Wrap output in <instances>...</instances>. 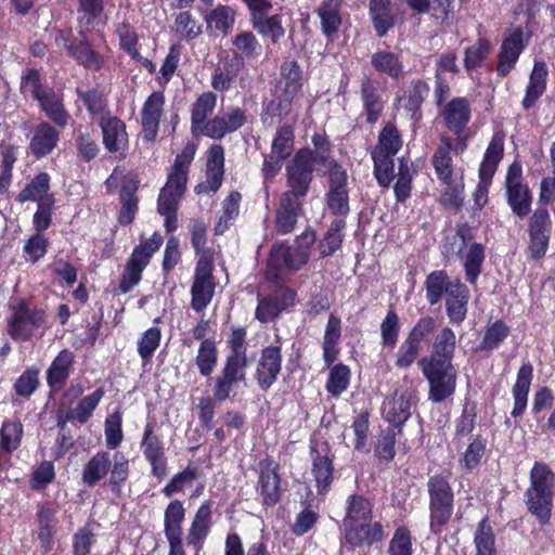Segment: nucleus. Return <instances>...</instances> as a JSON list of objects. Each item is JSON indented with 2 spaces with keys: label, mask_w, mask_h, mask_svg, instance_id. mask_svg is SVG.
<instances>
[{
  "label": "nucleus",
  "mask_w": 555,
  "mask_h": 555,
  "mask_svg": "<svg viewBox=\"0 0 555 555\" xmlns=\"http://www.w3.org/2000/svg\"><path fill=\"white\" fill-rule=\"evenodd\" d=\"M312 476L315 481L318 493L324 494L330 490L333 480V456L324 447L321 450L311 446Z\"/></svg>",
  "instance_id": "aec40b11"
},
{
  "label": "nucleus",
  "mask_w": 555,
  "mask_h": 555,
  "mask_svg": "<svg viewBox=\"0 0 555 555\" xmlns=\"http://www.w3.org/2000/svg\"><path fill=\"white\" fill-rule=\"evenodd\" d=\"M317 165L313 163L311 150H299L286 167L288 190L281 195H292L293 198L302 201L309 191L312 172Z\"/></svg>",
  "instance_id": "6e6552de"
},
{
  "label": "nucleus",
  "mask_w": 555,
  "mask_h": 555,
  "mask_svg": "<svg viewBox=\"0 0 555 555\" xmlns=\"http://www.w3.org/2000/svg\"><path fill=\"white\" fill-rule=\"evenodd\" d=\"M241 198L238 192H232L225 197L222 203V215L215 228L216 233H223L229 222L238 216Z\"/></svg>",
  "instance_id": "680f3d73"
},
{
  "label": "nucleus",
  "mask_w": 555,
  "mask_h": 555,
  "mask_svg": "<svg viewBox=\"0 0 555 555\" xmlns=\"http://www.w3.org/2000/svg\"><path fill=\"white\" fill-rule=\"evenodd\" d=\"M165 96L162 91L153 92L142 107L143 137L147 141L155 140L160 117L163 115Z\"/></svg>",
  "instance_id": "412c9836"
},
{
  "label": "nucleus",
  "mask_w": 555,
  "mask_h": 555,
  "mask_svg": "<svg viewBox=\"0 0 555 555\" xmlns=\"http://www.w3.org/2000/svg\"><path fill=\"white\" fill-rule=\"evenodd\" d=\"M347 504V515L344 524L370 521L372 509L371 504L366 499L358 495H350Z\"/></svg>",
  "instance_id": "6e6d98bb"
},
{
  "label": "nucleus",
  "mask_w": 555,
  "mask_h": 555,
  "mask_svg": "<svg viewBox=\"0 0 555 555\" xmlns=\"http://www.w3.org/2000/svg\"><path fill=\"white\" fill-rule=\"evenodd\" d=\"M451 152L461 154L464 151L455 149V141L448 134L440 135V143L433 155V165L437 177L451 185L453 180V163Z\"/></svg>",
  "instance_id": "6ab92c4d"
},
{
  "label": "nucleus",
  "mask_w": 555,
  "mask_h": 555,
  "mask_svg": "<svg viewBox=\"0 0 555 555\" xmlns=\"http://www.w3.org/2000/svg\"><path fill=\"white\" fill-rule=\"evenodd\" d=\"M371 63L378 72L391 78H399L403 73V64L399 56L389 51H377L372 55Z\"/></svg>",
  "instance_id": "09e8293b"
},
{
  "label": "nucleus",
  "mask_w": 555,
  "mask_h": 555,
  "mask_svg": "<svg viewBox=\"0 0 555 555\" xmlns=\"http://www.w3.org/2000/svg\"><path fill=\"white\" fill-rule=\"evenodd\" d=\"M475 555H496L494 534L491 527L482 520L475 533Z\"/></svg>",
  "instance_id": "bf43d9fd"
},
{
  "label": "nucleus",
  "mask_w": 555,
  "mask_h": 555,
  "mask_svg": "<svg viewBox=\"0 0 555 555\" xmlns=\"http://www.w3.org/2000/svg\"><path fill=\"white\" fill-rule=\"evenodd\" d=\"M400 322L398 314L390 310L380 324V340L385 347L393 348L398 341Z\"/></svg>",
  "instance_id": "69168bd1"
},
{
  "label": "nucleus",
  "mask_w": 555,
  "mask_h": 555,
  "mask_svg": "<svg viewBox=\"0 0 555 555\" xmlns=\"http://www.w3.org/2000/svg\"><path fill=\"white\" fill-rule=\"evenodd\" d=\"M46 311L22 297L9 301L8 334L14 340L26 341L43 327Z\"/></svg>",
  "instance_id": "7ed1b4c3"
},
{
  "label": "nucleus",
  "mask_w": 555,
  "mask_h": 555,
  "mask_svg": "<svg viewBox=\"0 0 555 555\" xmlns=\"http://www.w3.org/2000/svg\"><path fill=\"white\" fill-rule=\"evenodd\" d=\"M160 338L162 332L158 327H150L142 334L138 341V352L144 362L151 360L159 346Z\"/></svg>",
  "instance_id": "338daca9"
},
{
  "label": "nucleus",
  "mask_w": 555,
  "mask_h": 555,
  "mask_svg": "<svg viewBox=\"0 0 555 555\" xmlns=\"http://www.w3.org/2000/svg\"><path fill=\"white\" fill-rule=\"evenodd\" d=\"M141 449L145 460L150 463L153 475L162 480L167 475L166 457L163 442L154 433L151 425L144 428Z\"/></svg>",
  "instance_id": "dca6fc26"
},
{
  "label": "nucleus",
  "mask_w": 555,
  "mask_h": 555,
  "mask_svg": "<svg viewBox=\"0 0 555 555\" xmlns=\"http://www.w3.org/2000/svg\"><path fill=\"white\" fill-rule=\"evenodd\" d=\"M469 292L459 280L453 281L446 297L447 313L453 323H461L467 313Z\"/></svg>",
  "instance_id": "c756f323"
},
{
  "label": "nucleus",
  "mask_w": 555,
  "mask_h": 555,
  "mask_svg": "<svg viewBox=\"0 0 555 555\" xmlns=\"http://www.w3.org/2000/svg\"><path fill=\"white\" fill-rule=\"evenodd\" d=\"M416 393L413 389L397 390L391 399L384 403L383 414L387 422L400 426L411 416V408L415 403Z\"/></svg>",
  "instance_id": "f3484780"
},
{
  "label": "nucleus",
  "mask_w": 555,
  "mask_h": 555,
  "mask_svg": "<svg viewBox=\"0 0 555 555\" xmlns=\"http://www.w3.org/2000/svg\"><path fill=\"white\" fill-rule=\"evenodd\" d=\"M65 39L64 48L69 56L86 68L98 70L103 65V56L94 51L86 37Z\"/></svg>",
  "instance_id": "b1692460"
},
{
  "label": "nucleus",
  "mask_w": 555,
  "mask_h": 555,
  "mask_svg": "<svg viewBox=\"0 0 555 555\" xmlns=\"http://www.w3.org/2000/svg\"><path fill=\"white\" fill-rule=\"evenodd\" d=\"M247 365L225 361L220 374L215 379L214 393L216 400L222 402L229 399L236 386L245 382Z\"/></svg>",
  "instance_id": "2eb2a0df"
},
{
  "label": "nucleus",
  "mask_w": 555,
  "mask_h": 555,
  "mask_svg": "<svg viewBox=\"0 0 555 555\" xmlns=\"http://www.w3.org/2000/svg\"><path fill=\"white\" fill-rule=\"evenodd\" d=\"M504 139L505 134L502 131H496L492 135L479 168V177L482 182H490L496 171L503 157Z\"/></svg>",
  "instance_id": "c85d7f7f"
},
{
  "label": "nucleus",
  "mask_w": 555,
  "mask_h": 555,
  "mask_svg": "<svg viewBox=\"0 0 555 555\" xmlns=\"http://www.w3.org/2000/svg\"><path fill=\"white\" fill-rule=\"evenodd\" d=\"M293 149L294 130L292 126L284 125L278 130L272 141L271 153L279 157L286 158L292 154Z\"/></svg>",
  "instance_id": "e2e57ef3"
},
{
  "label": "nucleus",
  "mask_w": 555,
  "mask_h": 555,
  "mask_svg": "<svg viewBox=\"0 0 555 555\" xmlns=\"http://www.w3.org/2000/svg\"><path fill=\"white\" fill-rule=\"evenodd\" d=\"M59 141V132L49 124L38 125L30 140L29 149L37 157L48 155L53 151Z\"/></svg>",
  "instance_id": "72a5a7b5"
},
{
  "label": "nucleus",
  "mask_w": 555,
  "mask_h": 555,
  "mask_svg": "<svg viewBox=\"0 0 555 555\" xmlns=\"http://www.w3.org/2000/svg\"><path fill=\"white\" fill-rule=\"evenodd\" d=\"M453 285L443 271H434L426 278L425 288L428 302L434 306L438 304L443 295H448L449 288Z\"/></svg>",
  "instance_id": "a18cd8bd"
},
{
  "label": "nucleus",
  "mask_w": 555,
  "mask_h": 555,
  "mask_svg": "<svg viewBox=\"0 0 555 555\" xmlns=\"http://www.w3.org/2000/svg\"><path fill=\"white\" fill-rule=\"evenodd\" d=\"M506 193L514 214L522 218L531 208V195L526 184L521 183V167L514 163L506 175Z\"/></svg>",
  "instance_id": "ddd939ff"
},
{
  "label": "nucleus",
  "mask_w": 555,
  "mask_h": 555,
  "mask_svg": "<svg viewBox=\"0 0 555 555\" xmlns=\"http://www.w3.org/2000/svg\"><path fill=\"white\" fill-rule=\"evenodd\" d=\"M532 377V365L530 363L522 364L517 373L516 383L513 387L514 409L512 411V415L514 417L520 416L527 406V399Z\"/></svg>",
  "instance_id": "473e14b6"
},
{
  "label": "nucleus",
  "mask_w": 555,
  "mask_h": 555,
  "mask_svg": "<svg viewBox=\"0 0 555 555\" xmlns=\"http://www.w3.org/2000/svg\"><path fill=\"white\" fill-rule=\"evenodd\" d=\"M258 491L267 505H274L280 500V477L278 465L273 461L261 462Z\"/></svg>",
  "instance_id": "393cba45"
},
{
  "label": "nucleus",
  "mask_w": 555,
  "mask_h": 555,
  "mask_svg": "<svg viewBox=\"0 0 555 555\" xmlns=\"http://www.w3.org/2000/svg\"><path fill=\"white\" fill-rule=\"evenodd\" d=\"M418 365L429 385L428 400L440 403L452 398L456 388L457 373L451 361L423 358L418 361Z\"/></svg>",
  "instance_id": "39448f33"
},
{
  "label": "nucleus",
  "mask_w": 555,
  "mask_h": 555,
  "mask_svg": "<svg viewBox=\"0 0 555 555\" xmlns=\"http://www.w3.org/2000/svg\"><path fill=\"white\" fill-rule=\"evenodd\" d=\"M247 121L245 109L241 107H233L225 112L222 116H217L210 119V125L207 128V137L219 140L227 133L234 132L244 126Z\"/></svg>",
  "instance_id": "5701e85b"
},
{
  "label": "nucleus",
  "mask_w": 555,
  "mask_h": 555,
  "mask_svg": "<svg viewBox=\"0 0 555 555\" xmlns=\"http://www.w3.org/2000/svg\"><path fill=\"white\" fill-rule=\"evenodd\" d=\"M350 370L344 364L334 365L328 374L326 390L333 396H339L349 386Z\"/></svg>",
  "instance_id": "052dcab7"
},
{
  "label": "nucleus",
  "mask_w": 555,
  "mask_h": 555,
  "mask_svg": "<svg viewBox=\"0 0 555 555\" xmlns=\"http://www.w3.org/2000/svg\"><path fill=\"white\" fill-rule=\"evenodd\" d=\"M370 15L379 37L385 36L393 26L395 20L390 9V0H370Z\"/></svg>",
  "instance_id": "79ce46f5"
},
{
  "label": "nucleus",
  "mask_w": 555,
  "mask_h": 555,
  "mask_svg": "<svg viewBox=\"0 0 555 555\" xmlns=\"http://www.w3.org/2000/svg\"><path fill=\"white\" fill-rule=\"evenodd\" d=\"M509 328L502 321H495L489 327H487L480 348L482 350L496 349L501 343L508 336Z\"/></svg>",
  "instance_id": "774afa93"
},
{
  "label": "nucleus",
  "mask_w": 555,
  "mask_h": 555,
  "mask_svg": "<svg viewBox=\"0 0 555 555\" xmlns=\"http://www.w3.org/2000/svg\"><path fill=\"white\" fill-rule=\"evenodd\" d=\"M282 370L281 343L263 348L256 365L255 379L262 390H268Z\"/></svg>",
  "instance_id": "f8f14e48"
},
{
  "label": "nucleus",
  "mask_w": 555,
  "mask_h": 555,
  "mask_svg": "<svg viewBox=\"0 0 555 555\" xmlns=\"http://www.w3.org/2000/svg\"><path fill=\"white\" fill-rule=\"evenodd\" d=\"M212 270V256L204 251L196 263L191 286V307L196 312L206 309L212 300L216 289Z\"/></svg>",
  "instance_id": "1a4fd4ad"
},
{
  "label": "nucleus",
  "mask_w": 555,
  "mask_h": 555,
  "mask_svg": "<svg viewBox=\"0 0 555 555\" xmlns=\"http://www.w3.org/2000/svg\"><path fill=\"white\" fill-rule=\"evenodd\" d=\"M341 334L340 319L334 314H330L324 336H323V360L327 365H331L337 358L339 349L338 344Z\"/></svg>",
  "instance_id": "e433bc0d"
},
{
  "label": "nucleus",
  "mask_w": 555,
  "mask_h": 555,
  "mask_svg": "<svg viewBox=\"0 0 555 555\" xmlns=\"http://www.w3.org/2000/svg\"><path fill=\"white\" fill-rule=\"evenodd\" d=\"M526 44L527 39L520 28L514 29L506 36L499 54L496 68L499 75L506 76L512 70Z\"/></svg>",
  "instance_id": "a211bd4d"
},
{
  "label": "nucleus",
  "mask_w": 555,
  "mask_h": 555,
  "mask_svg": "<svg viewBox=\"0 0 555 555\" xmlns=\"http://www.w3.org/2000/svg\"><path fill=\"white\" fill-rule=\"evenodd\" d=\"M130 465L128 457L115 451H99L85 464L81 480L88 487H94L108 477V486L113 491H119L129 477Z\"/></svg>",
  "instance_id": "f257e3e1"
},
{
  "label": "nucleus",
  "mask_w": 555,
  "mask_h": 555,
  "mask_svg": "<svg viewBox=\"0 0 555 555\" xmlns=\"http://www.w3.org/2000/svg\"><path fill=\"white\" fill-rule=\"evenodd\" d=\"M212 525V502L204 501L196 511L188 530L186 543L197 550L202 547Z\"/></svg>",
  "instance_id": "4be33fe9"
},
{
  "label": "nucleus",
  "mask_w": 555,
  "mask_h": 555,
  "mask_svg": "<svg viewBox=\"0 0 555 555\" xmlns=\"http://www.w3.org/2000/svg\"><path fill=\"white\" fill-rule=\"evenodd\" d=\"M402 146V140L397 127L387 124L378 135V142L372 153L395 157Z\"/></svg>",
  "instance_id": "49530a36"
},
{
  "label": "nucleus",
  "mask_w": 555,
  "mask_h": 555,
  "mask_svg": "<svg viewBox=\"0 0 555 555\" xmlns=\"http://www.w3.org/2000/svg\"><path fill=\"white\" fill-rule=\"evenodd\" d=\"M23 425L20 421H4L0 428V451L11 454L21 446Z\"/></svg>",
  "instance_id": "de8ad7c7"
},
{
  "label": "nucleus",
  "mask_w": 555,
  "mask_h": 555,
  "mask_svg": "<svg viewBox=\"0 0 555 555\" xmlns=\"http://www.w3.org/2000/svg\"><path fill=\"white\" fill-rule=\"evenodd\" d=\"M218 361L216 343L212 339H204L197 350L195 358L196 366L203 376H209Z\"/></svg>",
  "instance_id": "3c124183"
},
{
  "label": "nucleus",
  "mask_w": 555,
  "mask_h": 555,
  "mask_svg": "<svg viewBox=\"0 0 555 555\" xmlns=\"http://www.w3.org/2000/svg\"><path fill=\"white\" fill-rule=\"evenodd\" d=\"M253 27L262 36L270 38L273 43H276L285 35L282 16L279 14L269 15L254 24Z\"/></svg>",
  "instance_id": "0e129e2a"
},
{
  "label": "nucleus",
  "mask_w": 555,
  "mask_h": 555,
  "mask_svg": "<svg viewBox=\"0 0 555 555\" xmlns=\"http://www.w3.org/2000/svg\"><path fill=\"white\" fill-rule=\"evenodd\" d=\"M302 86V75L298 64L294 61L285 62L281 66V77L275 86V101H272L268 109L280 117L291 112L294 98Z\"/></svg>",
  "instance_id": "0eeeda50"
},
{
  "label": "nucleus",
  "mask_w": 555,
  "mask_h": 555,
  "mask_svg": "<svg viewBox=\"0 0 555 555\" xmlns=\"http://www.w3.org/2000/svg\"><path fill=\"white\" fill-rule=\"evenodd\" d=\"M547 66L543 61H535L529 77V83L522 100L525 109H529L543 94L546 87Z\"/></svg>",
  "instance_id": "f704fd0d"
},
{
  "label": "nucleus",
  "mask_w": 555,
  "mask_h": 555,
  "mask_svg": "<svg viewBox=\"0 0 555 555\" xmlns=\"http://www.w3.org/2000/svg\"><path fill=\"white\" fill-rule=\"evenodd\" d=\"M343 0H323L317 10L322 33L326 37L335 35L341 25Z\"/></svg>",
  "instance_id": "7c9ffc66"
},
{
  "label": "nucleus",
  "mask_w": 555,
  "mask_h": 555,
  "mask_svg": "<svg viewBox=\"0 0 555 555\" xmlns=\"http://www.w3.org/2000/svg\"><path fill=\"white\" fill-rule=\"evenodd\" d=\"M485 260V248L481 244L474 243L468 247L463 258L466 279L475 283L481 272V264Z\"/></svg>",
  "instance_id": "603ef678"
},
{
  "label": "nucleus",
  "mask_w": 555,
  "mask_h": 555,
  "mask_svg": "<svg viewBox=\"0 0 555 555\" xmlns=\"http://www.w3.org/2000/svg\"><path fill=\"white\" fill-rule=\"evenodd\" d=\"M104 396V390L98 388L91 395L83 397L72 411L70 417L80 424H85L98 406Z\"/></svg>",
  "instance_id": "13d9d810"
},
{
  "label": "nucleus",
  "mask_w": 555,
  "mask_h": 555,
  "mask_svg": "<svg viewBox=\"0 0 555 555\" xmlns=\"http://www.w3.org/2000/svg\"><path fill=\"white\" fill-rule=\"evenodd\" d=\"M195 152V145L188 144L182 152L177 155L168 180L158 196L159 214L177 211L179 201L185 191L189 167L194 158Z\"/></svg>",
  "instance_id": "20e7f679"
},
{
  "label": "nucleus",
  "mask_w": 555,
  "mask_h": 555,
  "mask_svg": "<svg viewBox=\"0 0 555 555\" xmlns=\"http://www.w3.org/2000/svg\"><path fill=\"white\" fill-rule=\"evenodd\" d=\"M56 511L48 505H42L37 513L38 538L44 552H50L53 545V537L56 526Z\"/></svg>",
  "instance_id": "ea45409f"
},
{
  "label": "nucleus",
  "mask_w": 555,
  "mask_h": 555,
  "mask_svg": "<svg viewBox=\"0 0 555 555\" xmlns=\"http://www.w3.org/2000/svg\"><path fill=\"white\" fill-rule=\"evenodd\" d=\"M456 337L454 332L449 328H442L439 334L436 336L433 353L430 357H426L427 359H437L438 361H443L448 359L452 362V357L455 350Z\"/></svg>",
  "instance_id": "8fccbe9b"
},
{
  "label": "nucleus",
  "mask_w": 555,
  "mask_h": 555,
  "mask_svg": "<svg viewBox=\"0 0 555 555\" xmlns=\"http://www.w3.org/2000/svg\"><path fill=\"white\" fill-rule=\"evenodd\" d=\"M555 474L543 462H535L530 470V485L525 492L528 509L540 524L548 522L553 506Z\"/></svg>",
  "instance_id": "f03ea898"
},
{
  "label": "nucleus",
  "mask_w": 555,
  "mask_h": 555,
  "mask_svg": "<svg viewBox=\"0 0 555 555\" xmlns=\"http://www.w3.org/2000/svg\"><path fill=\"white\" fill-rule=\"evenodd\" d=\"M74 362V353L68 349L62 350L52 361L47 372V382L50 386H62L69 376Z\"/></svg>",
  "instance_id": "a19ab883"
},
{
  "label": "nucleus",
  "mask_w": 555,
  "mask_h": 555,
  "mask_svg": "<svg viewBox=\"0 0 555 555\" xmlns=\"http://www.w3.org/2000/svg\"><path fill=\"white\" fill-rule=\"evenodd\" d=\"M217 104V96L212 92L201 94L192 105L191 109V130L195 135L207 137V128L210 120L207 118L214 113Z\"/></svg>",
  "instance_id": "a878e982"
},
{
  "label": "nucleus",
  "mask_w": 555,
  "mask_h": 555,
  "mask_svg": "<svg viewBox=\"0 0 555 555\" xmlns=\"http://www.w3.org/2000/svg\"><path fill=\"white\" fill-rule=\"evenodd\" d=\"M328 208L335 215H347L349 211V197L347 191V173L334 164L330 169V186L327 192Z\"/></svg>",
  "instance_id": "4468645a"
},
{
  "label": "nucleus",
  "mask_w": 555,
  "mask_h": 555,
  "mask_svg": "<svg viewBox=\"0 0 555 555\" xmlns=\"http://www.w3.org/2000/svg\"><path fill=\"white\" fill-rule=\"evenodd\" d=\"M185 508L179 500L171 501L164 513V532L167 540L182 539Z\"/></svg>",
  "instance_id": "4c0bfd02"
},
{
  "label": "nucleus",
  "mask_w": 555,
  "mask_h": 555,
  "mask_svg": "<svg viewBox=\"0 0 555 555\" xmlns=\"http://www.w3.org/2000/svg\"><path fill=\"white\" fill-rule=\"evenodd\" d=\"M361 100L363 102L366 121L375 124L383 111L384 104L377 93L374 81L371 78H364L361 83Z\"/></svg>",
  "instance_id": "58836bf2"
},
{
  "label": "nucleus",
  "mask_w": 555,
  "mask_h": 555,
  "mask_svg": "<svg viewBox=\"0 0 555 555\" xmlns=\"http://www.w3.org/2000/svg\"><path fill=\"white\" fill-rule=\"evenodd\" d=\"M439 115L446 128L456 135L455 149L465 151L469 138L468 122L470 120L469 103L463 98H456L441 106Z\"/></svg>",
  "instance_id": "9d476101"
},
{
  "label": "nucleus",
  "mask_w": 555,
  "mask_h": 555,
  "mask_svg": "<svg viewBox=\"0 0 555 555\" xmlns=\"http://www.w3.org/2000/svg\"><path fill=\"white\" fill-rule=\"evenodd\" d=\"M138 183L139 181L133 175H127L124 179L120 191L121 209L119 214V221L122 224L130 223L138 209V199L135 197Z\"/></svg>",
  "instance_id": "c9c22d12"
},
{
  "label": "nucleus",
  "mask_w": 555,
  "mask_h": 555,
  "mask_svg": "<svg viewBox=\"0 0 555 555\" xmlns=\"http://www.w3.org/2000/svg\"><path fill=\"white\" fill-rule=\"evenodd\" d=\"M301 210L302 201L295 199L292 195H281L275 216L278 232L281 234L291 233L295 229Z\"/></svg>",
  "instance_id": "cd10ccee"
},
{
  "label": "nucleus",
  "mask_w": 555,
  "mask_h": 555,
  "mask_svg": "<svg viewBox=\"0 0 555 555\" xmlns=\"http://www.w3.org/2000/svg\"><path fill=\"white\" fill-rule=\"evenodd\" d=\"M234 54L241 60H250L259 55L260 44L250 31H244L233 38Z\"/></svg>",
  "instance_id": "864d4df0"
},
{
  "label": "nucleus",
  "mask_w": 555,
  "mask_h": 555,
  "mask_svg": "<svg viewBox=\"0 0 555 555\" xmlns=\"http://www.w3.org/2000/svg\"><path fill=\"white\" fill-rule=\"evenodd\" d=\"M131 255L130 259L128 260L120 284L119 288L122 293H128L132 287H134L141 280L142 271L146 267L144 264V260H141L138 256Z\"/></svg>",
  "instance_id": "4d7b16f0"
},
{
  "label": "nucleus",
  "mask_w": 555,
  "mask_h": 555,
  "mask_svg": "<svg viewBox=\"0 0 555 555\" xmlns=\"http://www.w3.org/2000/svg\"><path fill=\"white\" fill-rule=\"evenodd\" d=\"M308 259L305 248L284 244L274 246L268 261V273L274 279H281L287 272L298 271Z\"/></svg>",
  "instance_id": "9b49d317"
},
{
  "label": "nucleus",
  "mask_w": 555,
  "mask_h": 555,
  "mask_svg": "<svg viewBox=\"0 0 555 555\" xmlns=\"http://www.w3.org/2000/svg\"><path fill=\"white\" fill-rule=\"evenodd\" d=\"M246 330L243 327L233 328L228 345L231 348V353L227 357L225 361L248 364L247 348H246Z\"/></svg>",
  "instance_id": "5fc2aeb1"
},
{
  "label": "nucleus",
  "mask_w": 555,
  "mask_h": 555,
  "mask_svg": "<svg viewBox=\"0 0 555 555\" xmlns=\"http://www.w3.org/2000/svg\"><path fill=\"white\" fill-rule=\"evenodd\" d=\"M207 29L228 34L232 30L235 23V11L228 5H218L206 16Z\"/></svg>",
  "instance_id": "c03bdc74"
},
{
  "label": "nucleus",
  "mask_w": 555,
  "mask_h": 555,
  "mask_svg": "<svg viewBox=\"0 0 555 555\" xmlns=\"http://www.w3.org/2000/svg\"><path fill=\"white\" fill-rule=\"evenodd\" d=\"M100 126L103 133V143L111 153H122L128 145V135L125 124L117 117L102 118Z\"/></svg>",
  "instance_id": "bb28decb"
},
{
  "label": "nucleus",
  "mask_w": 555,
  "mask_h": 555,
  "mask_svg": "<svg viewBox=\"0 0 555 555\" xmlns=\"http://www.w3.org/2000/svg\"><path fill=\"white\" fill-rule=\"evenodd\" d=\"M429 493L430 530L439 534L453 512V492L446 477L431 476L427 482Z\"/></svg>",
  "instance_id": "423d86ee"
},
{
  "label": "nucleus",
  "mask_w": 555,
  "mask_h": 555,
  "mask_svg": "<svg viewBox=\"0 0 555 555\" xmlns=\"http://www.w3.org/2000/svg\"><path fill=\"white\" fill-rule=\"evenodd\" d=\"M37 101L50 119L57 125H66L68 116L63 108L62 99L57 93L47 87Z\"/></svg>",
  "instance_id": "37998d69"
},
{
  "label": "nucleus",
  "mask_w": 555,
  "mask_h": 555,
  "mask_svg": "<svg viewBox=\"0 0 555 555\" xmlns=\"http://www.w3.org/2000/svg\"><path fill=\"white\" fill-rule=\"evenodd\" d=\"M50 190V176L47 172L37 175L17 195L20 203L36 202L41 204L48 202H55L54 195L49 192Z\"/></svg>",
  "instance_id": "2f4dec72"
}]
</instances>
